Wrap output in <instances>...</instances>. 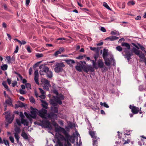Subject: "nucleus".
<instances>
[{
	"label": "nucleus",
	"instance_id": "obj_18",
	"mask_svg": "<svg viewBox=\"0 0 146 146\" xmlns=\"http://www.w3.org/2000/svg\"><path fill=\"white\" fill-rule=\"evenodd\" d=\"M31 110H32L31 112V116L33 118H35L37 112L36 110H37L36 109H33V110L31 109Z\"/></svg>",
	"mask_w": 146,
	"mask_h": 146
},
{
	"label": "nucleus",
	"instance_id": "obj_6",
	"mask_svg": "<svg viewBox=\"0 0 146 146\" xmlns=\"http://www.w3.org/2000/svg\"><path fill=\"white\" fill-rule=\"evenodd\" d=\"M99 50H97V52L96 54L94 55V58L95 60H90V61L92 62V64L94 67L96 68L97 69L98 68V66L97 64L96 63V61L97 58L99 57Z\"/></svg>",
	"mask_w": 146,
	"mask_h": 146
},
{
	"label": "nucleus",
	"instance_id": "obj_21",
	"mask_svg": "<svg viewBox=\"0 0 146 146\" xmlns=\"http://www.w3.org/2000/svg\"><path fill=\"white\" fill-rule=\"evenodd\" d=\"M119 39V38L117 36H111L108 37H107L106 38L105 40H108L109 39L110 41H114L116 40H117Z\"/></svg>",
	"mask_w": 146,
	"mask_h": 146
},
{
	"label": "nucleus",
	"instance_id": "obj_26",
	"mask_svg": "<svg viewBox=\"0 0 146 146\" xmlns=\"http://www.w3.org/2000/svg\"><path fill=\"white\" fill-rule=\"evenodd\" d=\"M40 101L42 103V106L46 109H47L48 108V104L45 101L43 100H41Z\"/></svg>",
	"mask_w": 146,
	"mask_h": 146
},
{
	"label": "nucleus",
	"instance_id": "obj_4",
	"mask_svg": "<svg viewBox=\"0 0 146 146\" xmlns=\"http://www.w3.org/2000/svg\"><path fill=\"white\" fill-rule=\"evenodd\" d=\"M55 66L54 68V70L56 73H59L62 72L64 70L63 68L65 66L63 62H56L55 63Z\"/></svg>",
	"mask_w": 146,
	"mask_h": 146
},
{
	"label": "nucleus",
	"instance_id": "obj_42",
	"mask_svg": "<svg viewBox=\"0 0 146 146\" xmlns=\"http://www.w3.org/2000/svg\"><path fill=\"white\" fill-rule=\"evenodd\" d=\"M38 77H34V80L36 83L37 84H39V83L38 82Z\"/></svg>",
	"mask_w": 146,
	"mask_h": 146
},
{
	"label": "nucleus",
	"instance_id": "obj_61",
	"mask_svg": "<svg viewBox=\"0 0 146 146\" xmlns=\"http://www.w3.org/2000/svg\"><path fill=\"white\" fill-rule=\"evenodd\" d=\"M27 49L29 52L31 53V52L30 46H28L27 48Z\"/></svg>",
	"mask_w": 146,
	"mask_h": 146
},
{
	"label": "nucleus",
	"instance_id": "obj_30",
	"mask_svg": "<svg viewBox=\"0 0 146 146\" xmlns=\"http://www.w3.org/2000/svg\"><path fill=\"white\" fill-rule=\"evenodd\" d=\"M9 99L7 100H5V102L6 104H7L9 106H13L11 101L9 97H8Z\"/></svg>",
	"mask_w": 146,
	"mask_h": 146
},
{
	"label": "nucleus",
	"instance_id": "obj_41",
	"mask_svg": "<svg viewBox=\"0 0 146 146\" xmlns=\"http://www.w3.org/2000/svg\"><path fill=\"white\" fill-rule=\"evenodd\" d=\"M9 139L12 143H15L14 139L12 136H11L9 137Z\"/></svg>",
	"mask_w": 146,
	"mask_h": 146
},
{
	"label": "nucleus",
	"instance_id": "obj_38",
	"mask_svg": "<svg viewBox=\"0 0 146 146\" xmlns=\"http://www.w3.org/2000/svg\"><path fill=\"white\" fill-rule=\"evenodd\" d=\"M4 143L7 146H10L8 141L7 139H4L3 140Z\"/></svg>",
	"mask_w": 146,
	"mask_h": 146
},
{
	"label": "nucleus",
	"instance_id": "obj_1",
	"mask_svg": "<svg viewBox=\"0 0 146 146\" xmlns=\"http://www.w3.org/2000/svg\"><path fill=\"white\" fill-rule=\"evenodd\" d=\"M53 99H50V103L53 106L51 107V110L54 113H58V108L55 106L57 105V104L60 105L62 104V103L61 100L64 99V96L62 94H60L58 96H54L52 97Z\"/></svg>",
	"mask_w": 146,
	"mask_h": 146
},
{
	"label": "nucleus",
	"instance_id": "obj_11",
	"mask_svg": "<svg viewBox=\"0 0 146 146\" xmlns=\"http://www.w3.org/2000/svg\"><path fill=\"white\" fill-rule=\"evenodd\" d=\"M129 108L131 110V112L133 114H137L139 111V108L135 106L130 105Z\"/></svg>",
	"mask_w": 146,
	"mask_h": 146
},
{
	"label": "nucleus",
	"instance_id": "obj_39",
	"mask_svg": "<svg viewBox=\"0 0 146 146\" xmlns=\"http://www.w3.org/2000/svg\"><path fill=\"white\" fill-rule=\"evenodd\" d=\"M138 45L140 47V48L144 52L146 51L145 50V48L143 47L142 45H141L139 44H138Z\"/></svg>",
	"mask_w": 146,
	"mask_h": 146
},
{
	"label": "nucleus",
	"instance_id": "obj_13",
	"mask_svg": "<svg viewBox=\"0 0 146 146\" xmlns=\"http://www.w3.org/2000/svg\"><path fill=\"white\" fill-rule=\"evenodd\" d=\"M48 117L53 120H54L55 119H57V115L52 112H50L48 114Z\"/></svg>",
	"mask_w": 146,
	"mask_h": 146
},
{
	"label": "nucleus",
	"instance_id": "obj_63",
	"mask_svg": "<svg viewBox=\"0 0 146 146\" xmlns=\"http://www.w3.org/2000/svg\"><path fill=\"white\" fill-rule=\"evenodd\" d=\"M100 30L104 32H105L106 31V30L105 28L103 27H101Z\"/></svg>",
	"mask_w": 146,
	"mask_h": 146
},
{
	"label": "nucleus",
	"instance_id": "obj_35",
	"mask_svg": "<svg viewBox=\"0 0 146 146\" xmlns=\"http://www.w3.org/2000/svg\"><path fill=\"white\" fill-rule=\"evenodd\" d=\"M103 5L105 7L108 9L111 10V9L109 6L105 2H104L103 3Z\"/></svg>",
	"mask_w": 146,
	"mask_h": 146
},
{
	"label": "nucleus",
	"instance_id": "obj_17",
	"mask_svg": "<svg viewBox=\"0 0 146 146\" xmlns=\"http://www.w3.org/2000/svg\"><path fill=\"white\" fill-rule=\"evenodd\" d=\"M66 62L70 67H73V64L75 63L74 60L72 59H67L65 60Z\"/></svg>",
	"mask_w": 146,
	"mask_h": 146
},
{
	"label": "nucleus",
	"instance_id": "obj_44",
	"mask_svg": "<svg viewBox=\"0 0 146 146\" xmlns=\"http://www.w3.org/2000/svg\"><path fill=\"white\" fill-rule=\"evenodd\" d=\"M61 54V53L60 52V51L57 50L54 53V56L55 57H57L59 54Z\"/></svg>",
	"mask_w": 146,
	"mask_h": 146
},
{
	"label": "nucleus",
	"instance_id": "obj_22",
	"mask_svg": "<svg viewBox=\"0 0 146 146\" xmlns=\"http://www.w3.org/2000/svg\"><path fill=\"white\" fill-rule=\"evenodd\" d=\"M89 132L90 135L91 136L92 139H93L94 138V137H97L96 135V131L92 130H89Z\"/></svg>",
	"mask_w": 146,
	"mask_h": 146
},
{
	"label": "nucleus",
	"instance_id": "obj_50",
	"mask_svg": "<svg viewBox=\"0 0 146 146\" xmlns=\"http://www.w3.org/2000/svg\"><path fill=\"white\" fill-rule=\"evenodd\" d=\"M123 141H125V142L123 143V144L125 145L126 144L129 143L130 142V140L129 139H127L126 141L124 139H123Z\"/></svg>",
	"mask_w": 146,
	"mask_h": 146
},
{
	"label": "nucleus",
	"instance_id": "obj_33",
	"mask_svg": "<svg viewBox=\"0 0 146 146\" xmlns=\"http://www.w3.org/2000/svg\"><path fill=\"white\" fill-rule=\"evenodd\" d=\"M8 66L7 64H4L1 66V69L3 70H5L7 69Z\"/></svg>",
	"mask_w": 146,
	"mask_h": 146
},
{
	"label": "nucleus",
	"instance_id": "obj_23",
	"mask_svg": "<svg viewBox=\"0 0 146 146\" xmlns=\"http://www.w3.org/2000/svg\"><path fill=\"white\" fill-rule=\"evenodd\" d=\"M98 67L100 68H103L104 64L102 60L99 59L98 61Z\"/></svg>",
	"mask_w": 146,
	"mask_h": 146
},
{
	"label": "nucleus",
	"instance_id": "obj_10",
	"mask_svg": "<svg viewBox=\"0 0 146 146\" xmlns=\"http://www.w3.org/2000/svg\"><path fill=\"white\" fill-rule=\"evenodd\" d=\"M14 118V115H12L10 113L8 114L5 116L6 121L9 124H10L12 122Z\"/></svg>",
	"mask_w": 146,
	"mask_h": 146
},
{
	"label": "nucleus",
	"instance_id": "obj_27",
	"mask_svg": "<svg viewBox=\"0 0 146 146\" xmlns=\"http://www.w3.org/2000/svg\"><path fill=\"white\" fill-rule=\"evenodd\" d=\"M6 60L8 64H10L14 60V59L13 58H11L10 56H7L6 57Z\"/></svg>",
	"mask_w": 146,
	"mask_h": 146
},
{
	"label": "nucleus",
	"instance_id": "obj_34",
	"mask_svg": "<svg viewBox=\"0 0 146 146\" xmlns=\"http://www.w3.org/2000/svg\"><path fill=\"white\" fill-rule=\"evenodd\" d=\"M105 60V63L106 65L107 66H109L110 65V62L108 61L109 60V58H106L105 59H104Z\"/></svg>",
	"mask_w": 146,
	"mask_h": 146
},
{
	"label": "nucleus",
	"instance_id": "obj_3",
	"mask_svg": "<svg viewBox=\"0 0 146 146\" xmlns=\"http://www.w3.org/2000/svg\"><path fill=\"white\" fill-rule=\"evenodd\" d=\"M65 135V137H64L63 135L60 134H58L57 135H56V136H57V138L58 139L57 143L59 145V146H64L63 143H62L61 141H64L65 142H66V140L69 137V134L68 132L67 136H66L65 135Z\"/></svg>",
	"mask_w": 146,
	"mask_h": 146
},
{
	"label": "nucleus",
	"instance_id": "obj_24",
	"mask_svg": "<svg viewBox=\"0 0 146 146\" xmlns=\"http://www.w3.org/2000/svg\"><path fill=\"white\" fill-rule=\"evenodd\" d=\"M66 140V142L68 141L71 142L72 143H74L75 142V139L72 136H70L69 134V137Z\"/></svg>",
	"mask_w": 146,
	"mask_h": 146
},
{
	"label": "nucleus",
	"instance_id": "obj_47",
	"mask_svg": "<svg viewBox=\"0 0 146 146\" xmlns=\"http://www.w3.org/2000/svg\"><path fill=\"white\" fill-rule=\"evenodd\" d=\"M116 49L119 52H121L122 50V48L120 46H117L116 48Z\"/></svg>",
	"mask_w": 146,
	"mask_h": 146
},
{
	"label": "nucleus",
	"instance_id": "obj_40",
	"mask_svg": "<svg viewBox=\"0 0 146 146\" xmlns=\"http://www.w3.org/2000/svg\"><path fill=\"white\" fill-rule=\"evenodd\" d=\"M14 137L16 139L17 143L18 144L20 142L19 141V139L20 138V137L19 135H16L14 136Z\"/></svg>",
	"mask_w": 146,
	"mask_h": 146
},
{
	"label": "nucleus",
	"instance_id": "obj_46",
	"mask_svg": "<svg viewBox=\"0 0 146 146\" xmlns=\"http://www.w3.org/2000/svg\"><path fill=\"white\" fill-rule=\"evenodd\" d=\"M2 84L6 89H7V90H9L8 87L6 83L5 82H3L2 83Z\"/></svg>",
	"mask_w": 146,
	"mask_h": 146
},
{
	"label": "nucleus",
	"instance_id": "obj_54",
	"mask_svg": "<svg viewBox=\"0 0 146 146\" xmlns=\"http://www.w3.org/2000/svg\"><path fill=\"white\" fill-rule=\"evenodd\" d=\"M43 56V55L42 54H37L36 55V56L37 58H40L42 57Z\"/></svg>",
	"mask_w": 146,
	"mask_h": 146
},
{
	"label": "nucleus",
	"instance_id": "obj_12",
	"mask_svg": "<svg viewBox=\"0 0 146 146\" xmlns=\"http://www.w3.org/2000/svg\"><path fill=\"white\" fill-rule=\"evenodd\" d=\"M83 70L86 72L87 73L89 71L93 72L94 71L93 68L91 65H84Z\"/></svg>",
	"mask_w": 146,
	"mask_h": 146
},
{
	"label": "nucleus",
	"instance_id": "obj_5",
	"mask_svg": "<svg viewBox=\"0 0 146 146\" xmlns=\"http://www.w3.org/2000/svg\"><path fill=\"white\" fill-rule=\"evenodd\" d=\"M83 63L84 64H86V62L85 61L82 62L81 61L79 62H77L76 63L77 65L75 66V68L76 70L79 72H81L82 69L83 70L84 65L83 64Z\"/></svg>",
	"mask_w": 146,
	"mask_h": 146
},
{
	"label": "nucleus",
	"instance_id": "obj_43",
	"mask_svg": "<svg viewBox=\"0 0 146 146\" xmlns=\"http://www.w3.org/2000/svg\"><path fill=\"white\" fill-rule=\"evenodd\" d=\"M86 55H80L76 57V58L77 59L81 60L84 58V57H85Z\"/></svg>",
	"mask_w": 146,
	"mask_h": 146
},
{
	"label": "nucleus",
	"instance_id": "obj_31",
	"mask_svg": "<svg viewBox=\"0 0 146 146\" xmlns=\"http://www.w3.org/2000/svg\"><path fill=\"white\" fill-rule=\"evenodd\" d=\"M132 50L135 53V54L137 55H139V53H140V51L139 50H138V49H137L135 47L133 48L132 49Z\"/></svg>",
	"mask_w": 146,
	"mask_h": 146
},
{
	"label": "nucleus",
	"instance_id": "obj_58",
	"mask_svg": "<svg viewBox=\"0 0 146 146\" xmlns=\"http://www.w3.org/2000/svg\"><path fill=\"white\" fill-rule=\"evenodd\" d=\"M19 93L21 94H25V91L22 89L19 90Z\"/></svg>",
	"mask_w": 146,
	"mask_h": 146
},
{
	"label": "nucleus",
	"instance_id": "obj_57",
	"mask_svg": "<svg viewBox=\"0 0 146 146\" xmlns=\"http://www.w3.org/2000/svg\"><path fill=\"white\" fill-rule=\"evenodd\" d=\"M139 91H142L144 89V88L142 85H140L139 86Z\"/></svg>",
	"mask_w": 146,
	"mask_h": 146
},
{
	"label": "nucleus",
	"instance_id": "obj_25",
	"mask_svg": "<svg viewBox=\"0 0 146 146\" xmlns=\"http://www.w3.org/2000/svg\"><path fill=\"white\" fill-rule=\"evenodd\" d=\"M40 68L41 70H42L46 73L49 70V68L48 67L44 66H40Z\"/></svg>",
	"mask_w": 146,
	"mask_h": 146
},
{
	"label": "nucleus",
	"instance_id": "obj_32",
	"mask_svg": "<svg viewBox=\"0 0 146 146\" xmlns=\"http://www.w3.org/2000/svg\"><path fill=\"white\" fill-rule=\"evenodd\" d=\"M21 123L22 124H23L24 125H28V122L27 121V120L24 119L23 118L22 119H21Z\"/></svg>",
	"mask_w": 146,
	"mask_h": 146
},
{
	"label": "nucleus",
	"instance_id": "obj_16",
	"mask_svg": "<svg viewBox=\"0 0 146 146\" xmlns=\"http://www.w3.org/2000/svg\"><path fill=\"white\" fill-rule=\"evenodd\" d=\"M109 54L108 50L106 48H104L103 50V52L102 54V56L104 59H105L107 58L106 57Z\"/></svg>",
	"mask_w": 146,
	"mask_h": 146
},
{
	"label": "nucleus",
	"instance_id": "obj_36",
	"mask_svg": "<svg viewBox=\"0 0 146 146\" xmlns=\"http://www.w3.org/2000/svg\"><path fill=\"white\" fill-rule=\"evenodd\" d=\"M26 87L27 89L28 90H29L31 88V86L30 84L27 83L25 84Z\"/></svg>",
	"mask_w": 146,
	"mask_h": 146
},
{
	"label": "nucleus",
	"instance_id": "obj_51",
	"mask_svg": "<svg viewBox=\"0 0 146 146\" xmlns=\"http://www.w3.org/2000/svg\"><path fill=\"white\" fill-rule=\"evenodd\" d=\"M90 50H92L96 51V52H97V50H99V48H96L95 47H90Z\"/></svg>",
	"mask_w": 146,
	"mask_h": 146
},
{
	"label": "nucleus",
	"instance_id": "obj_56",
	"mask_svg": "<svg viewBox=\"0 0 146 146\" xmlns=\"http://www.w3.org/2000/svg\"><path fill=\"white\" fill-rule=\"evenodd\" d=\"M38 89L40 91V92L42 94H44L45 91L43 90L40 88H39Z\"/></svg>",
	"mask_w": 146,
	"mask_h": 146
},
{
	"label": "nucleus",
	"instance_id": "obj_52",
	"mask_svg": "<svg viewBox=\"0 0 146 146\" xmlns=\"http://www.w3.org/2000/svg\"><path fill=\"white\" fill-rule=\"evenodd\" d=\"M16 122L17 123V124L19 126H21V122H20V120L19 119H17L16 120Z\"/></svg>",
	"mask_w": 146,
	"mask_h": 146
},
{
	"label": "nucleus",
	"instance_id": "obj_55",
	"mask_svg": "<svg viewBox=\"0 0 146 146\" xmlns=\"http://www.w3.org/2000/svg\"><path fill=\"white\" fill-rule=\"evenodd\" d=\"M17 84V81H15L12 83V86L13 87H14Z\"/></svg>",
	"mask_w": 146,
	"mask_h": 146
},
{
	"label": "nucleus",
	"instance_id": "obj_9",
	"mask_svg": "<svg viewBox=\"0 0 146 146\" xmlns=\"http://www.w3.org/2000/svg\"><path fill=\"white\" fill-rule=\"evenodd\" d=\"M121 45L123 47V49L125 52H127L130 48V45L127 43L122 42Z\"/></svg>",
	"mask_w": 146,
	"mask_h": 146
},
{
	"label": "nucleus",
	"instance_id": "obj_19",
	"mask_svg": "<svg viewBox=\"0 0 146 146\" xmlns=\"http://www.w3.org/2000/svg\"><path fill=\"white\" fill-rule=\"evenodd\" d=\"M99 139L98 137H94L92 139L93 146H98V142L99 140Z\"/></svg>",
	"mask_w": 146,
	"mask_h": 146
},
{
	"label": "nucleus",
	"instance_id": "obj_60",
	"mask_svg": "<svg viewBox=\"0 0 146 146\" xmlns=\"http://www.w3.org/2000/svg\"><path fill=\"white\" fill-rule=\"evenodd\" d=\"M20 116L21 117V119H22L23 118H24V116L22 112H20Z\"/></svg>",
	"mask_w": 146,
	"mask_h": 146
},
{
	"label": "nucleus",
	"instance_id": "obj_49",
	"mask_svg": "<svg viewBox=\"0 0 146 146\" xmlns=\"http://www.w3.org/2000/svg\"><path fill=\"white\" fill-rule=\"evenodd\" d=\"M29 100L30 102L31 103H35V100L33 97H31L30 98Z\"/></svg>",
	"mask_w": 146,
	"mask_h": 146
},
{
	"label": "nucleus",
	"instance_id": "obj_8",
	"mask_svg": "<svg viewBox=\"0 0 146 146\" xmlns=\"http://www.w3.org/2000/svg\"><path fill=\"white\" fill-rule=\"evenodd\" d=\"M55 131L57 133L62 132L64 135H65L66 136H67L68 132L66 131L64 128L58 126L57 127H56L55 129Z\"/></svg>",
	"mask_w": 146,
	"mask_h": 146
},
{
	"label": "nucleus",
	"instance_id": "obj_37",
	"mask_svg": "<svg viewBox=\"0 0 146 146\" xmlns=\"http://www.w3.org/2000/svg\"><path fill=\"white\" fill-rule=\"evenodd\" d=\"M139 56V57L140 58L142 59H144L145 58V55L143 54L142 52L141 51L140 53H139V55H137Z\"/></svg>",
	"mask_w": 146,
	"mask_h": 146
},
{
	"label": "nucleus",
	"instance_id": "obj_7",
	"mask_svg": "<svg viewBox=\"0 0 146 146\" xmlns=\"http://www.w3.org/2000/svg\"><path fill=\"white\" fill-rule=\"evenodd\" d=\"M43 82L44 84L43 86L44 89L46 90L49 91V87H51V85L50 84V81L44 78L43 80Z\"/></svg>",
	"mask_w": 146,
	"mask_h": 146
},
{
	"label": "nucleus",
	"instance_id": "obj_2",
	"mask_svg": "<svg viewBox=\"0 0 146 146\" xmlns=\"http://www.w3.org/2000/svg\"><path fill=\"white\" fill-rule=\"evenodd\" d=\"M47 113V110L43 108H42L40 110L38 111L39 115L42 118L45 119L40 121V125L45 128H49L51 126L50 122L47 119L46 117V114Z\"/></svg>",
	"mask_w": 146,
	"mask_h": 146
},
{
	"label": "nucleus",
	"instance_id": "obj_15",
	"mask_svg": "<svg viewBox=\"0 0 146 146\" xmlns=\"http://www.w3.org/2000/svg\"><path fill=\"white\" fill-rule=\"evenodd\" d=\"M15 126V128L14 129V131L15 132L14 133V136H15V135H19V134L21 131V129L20 127L17 126V125H14Z\"/></svg>",
	"mask_w": 146,
	"mask_h": 146
},
{
	"label": "nucleus",
	"instance_id": "obj_45",
	"mask_svg": "<svg viewBox=\"0 0 146 146\" xmlns=\"http://www.w3.org/2000/svg\"><path fill=\"white\" fill-rule=\"evenodd\" d=\"M135 4V2L133 1H130L127 3V5L130 6L131 5H133Z\"/></svg>",
	"mask_w": 146,
	"mask_h": 146
},
{
	"label": "nucleus",
	"instance_id": "obj_29",
	"mask_svg": "<svg viewBox=\"0 0 146 146\" xmlns=\"http://www.w3.org/2000/svg\"><path fill=\"white\" fill-rule=\"evenodd\" d=\"M21 136L25 139L27 140L28 139V137L27 134L25 132L22 131Z\"/></svg>",
	"mask_w": 146,
	"mask_h": 146
},
{
	"label": "nucleus",
	"instance_id": "obj_53",
	"mask_svg": "<svg viewBox=\"0 0 146 146\" xmlns=\"http://www.w3.org/2000/svg\"><path fill=\"white\" fill-rule=\"evenodd\" d=\"M63 145L64 146H70L71 145V144L68 141L65 142Z\"/></svg>",
	"mask_w": 146,
	"mask_h": 146
},
{
	"label": "nucleus",
	"instance_id": "obj_64",
	"mask_svg": "<svg viewBox=\"0 0 146 146\" xmlns=\"http://www.w3.org/2000/svg\"><path fill=\"white\" fill-rule=\"evenodd\" d=\"M103 106L104 107L106 108H108L109 107V106L106 102H104L103 103Z\"/></svg>",
	"mask_w": 146,
	"mask_h": 146
},
{
	"label": "nucleus",
	"instance_id": "obj_20",
	"mask_svg": "<svg viewBox=\"0 0 146 146\" xmlns=\"http://www.w3.org/2000/svg\"><path fill=\"white\" fill-rule=\"evenodd\" d=\"M25 106V105L24 104L19 101L18 102L17 104H16L15 106V107L16 108H18L19 107L22 108L24 107Z\"/></svg>",
	"mask_w": 146,
	"mask_h": 146
},
{
	"label": "nucleus",
	"instance_id": "obj_48",
	"mask_svg": "<svg viewBox=\"0 0 146 146\" xmlns=\"http://www.w3.org/2000/svg\"><path fill=\"white\" fill-rule=\"evenodd\" d=\"M35 77H39L38 71L36 69L34 72Z\"/></svg>",
	"mask_w": 146,
	"mask_h": 146
},
{
	"label": "nucleus",
	"instance_id": "obj_14",
	"mask_svg": "<svg viewBox=\"0 0 146 146\" xmlns=\"http://www.w3.org/2000/svg\"><path fill=\"white\" fill-rule=\"evenodd\" d=\"M126 53V54L125 55V57L127 58L128 60V62L131 59V56L133 55V53L130 51H127Z\"/></svg>",
	"mask_w": 146,
	"mask_h": 146
},
{
	"label": "nucleus",
	"instance_id": "obj_62",
	"mask_svg": "<svg viewBox=\"0 0 146 146\" xmlns=\"http://www.w3.org/2000/svg\"><path fill=\"white\" fill-rule=\"evenodd\" d=\"M33 71L32 67H30L29 70V74L30 75H31Z\"/></svg>",
	"mask_w": 146,
	"mask_h": 146
},
{
	"label": "nucleus",
	"instance_id": "obj_28",
	"mask_svg": "<svg viewBox=\"0 0 146 146\" xmlns=\"http://www.w3.org/2000/svg\"><path fill=\"white\" fill-rule=\"evenodd\" d=\"M47 77L49 78H51L52 77L53 74L52 72L48 70L46 73Z\"/></svg>",
	"mask_w": 146,
	"mask_h": 146
},
{
	"label": "nucleus",
	"instance_id": "obj_59",
	"mask_svg": "<svg viewBox=\"0 0 146 146\" xmlns=\"http://www.w3.org/2000/svg\"><path fill=\"white\" fill-rule=\"evenodd\" d=\"M73 135L74 136H78V135L79 136V133H78L77 131H75V133H74L73 134Z\"/></svg>",
	"mask_w": 146,
	"mask_h": 146
}]
</instances>
